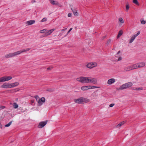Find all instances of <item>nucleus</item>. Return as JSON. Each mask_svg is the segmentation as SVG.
I'll return each instance as SVG.
<instances>
[{
  "label": "nucleus",
  "mask_w": 146,
  "mask_h": 146,
  "mask_svg": "<svg viewBox=\"0 0 146 146\" xmlns=\"http://www.w3.org/2000/svg\"><path fill=\"white\" fill-rule=\"evenodd\" d=\"M133 83L131 82H128L123 84L119 87L117 88L118 90H125L129 88L130 87L132 86Z\"/></svg>",
  "instance_id": "1"
},
{
  "label": "nucleus",
  "mask_w": 146,
  "mask_h": 146,
  "mask_svg": "<svg viewBox=\"0 0 146 146\" xmlns=\"http://www.w3.org/2000/svg\"><path fill=\"white\" fill-rule=\"evenodd\" d=\"M86 80V83L91 82L94 84H96L97 83V80L95 78L87 77Z\"/></svg>",
  "instance_id": "2"
},
{
  "label": "nucleus",
  "mask_w": 146,
  "mask_h": 146,
  "mask_svg": "<svg viewBox=\"0 0 146 146\" xmlns=\"http://www.w3.org/2000/svg\"><path fill=\"white\" fill-rule=\"evenodd\" d=\"M31 49L30 48H27L26 49H23L21 50H19L15 52H13L14 56L17 55H19L22 53L26 52L28 51Z\"/></svg>",
  "instance_id": "3"
},
{
  "label": "nucleus",
  "mask_w": 146,
  "mask_h": 146,
  "mask_svg": "<svg viewBox=\"0 0 146 146\" xmlns=\"http://www.w3.org/2000/svg\"><path fill=\"white\" fill-rule=\"evenodd\" d=\"M45 98L44 97H42L37 101L38 106H40L45 102Z\"/></svg>",
  "instance_id": "4"
},
{
  "label": "nucleus",
  "mask_w": 146,
  "mask_h": 146,
  "mask_svg": "<svg viewBox=\"0 0 146 146\" xmlns=\"http://www.w3.org/2000/svg\"><path fill=\"white\" fill-rule=\"evenodd\" d=\"M87 77H81L78 78H76L77 81L80 82L81 83H86Z\"/></svg>",
  "instance_id": "5"
},
{
  "label": "nucleus",
  "mask_w": 146,
  "mask_h": 146,
  "mask_svg": "<svg viewBox=\"0 0 146 146\" xmlns=\"http://www.w3.org/2000/svg\"><path fill=\"white\" fill-rule=\"evenodd\" d=\"M2 79L3 82H5L11 80L12 78V77L11 76H3L1 78Z\"/></svg>",
  "instance_id": "6"
},
{
  "label": "nucleus",
  "mask_w": 146,
  "mask_h": 146,
  "mask_svg": "<svg viewBox=\"0 0 146 146\" xmlns=\"http://www.w3.org/2000/svg\"><path fill=\"white\" fill-rule=\"evenodd\" d=\"M81 98L82 104L88 103L90 102V100L87 98L82 97H81Z\"/></svg>",
  "instance_id": "7"
},
{
  "label": "nucleus",
  "mask_w": 146,
  "mask_h": 146,
  "mask_svg": "<svg viewBox=\"0 0 146 146\" xmlns=\"http://www.w3.org/2000/svg\"><path fill=\"white\" fill-rule=\"evenodd\" d=\"M140 31H138L137 33L136 34L134 35V36L131 37L129 40V43H131L134 40L135 38L140 34Z\"/></svg>",
  "instance_id": "8"
},
{
  "label": "nucleus",
  "mask_w": 146,
  "mask_h": 146,
  "mask_svg": "<svg viewBox=\"0 0 146 146\" xmlns=\"http://www.w3.org/2000/svg\"><path fill=\"white\" fill-rule=\"evenodd\" d=\"M47 122V121L40 122L38 125V127L40 128H42L46 124Z\"/></svg>",
  "instance_id": "9"
},
{
  "label": "nucleus",
  "mask_w": 146,
  "mask_h": 146,
  "mask_svg": "<svg viewBox=\"0 0 146 146\" xmlns=\"http://www.w3.org/2000/svg\"><path fill=\"white\" fill-rule=\"evenodd\" d=\"M1 87L3 88H11V84L8 83H4L1 86Z\"/></svg>",
  "instance_id": "10"
},
{
  "label": "nucleus",
  "mask_w": 146,
  "mask_h": 146,
  "mask_svg": "<svg viewBox=\"0 0 146 146\" xmlns=\"http://www.w3.org/2000/svg\"><path fill=\"white\" fill-rule=\"evenodd\" d=\"M54 29H52L49 31H48L45 34V36H47L50 35L54 30Z\"/></svg>",
  "instance_id": "11"
},
{
  "label": "nucleus",
  "mask_w": 146,
  "mask_h": 146,
  "mask_svg": "<svg viewBox=\"0 0 146 146\" xmlns=\"http://www.w3.org/2000/svg\"><path fill=\"white\" fill-rule=\"evenodd\" d=\"M115 82V79L114 78H111L109 79L107 82V84L109 85Z\"/></svg>",
  "instance_id": "12"
},
{
  "label": "nucleus",
  "mask_w": 146,
  "mask_h": 146,
  "mask_svg": "<svg viewBox=\"0 0 146 146\" xmlns=\"http://www.w3.org/2000/svg\"><path fill=\"white\" fill-rule=\"evenodd\" d=\"M14 56L13 52L9 53L5 56V57L7 58H9Z\"/></svg>",
  "instance_id": "13"
},
{
  "label": "nucleus",
  "mask_w": 146,
  "mask_h": 146,
  "mask_svg": "<svg viewBox=\"0 0 146 146\" xmlns=\"http://www.w3.org/2000/svg\"><path fill=\"white\" fill-rule=\"evenodd\" d=\"M131 66H129L124 68V70L125 71H128L132 70Z\"/></svg>",
  "instance_id": "14"
},
{
  "label": "nucleus",
  "mask_w": 146,
  "mask_h": 146,
  "mask_svg": "<svg viewBox=\"0 0 146 146\" xmlns=\"http://www.w3.org/2000/svg\"><path fill=\"white\" fill-rule=\"evenodd\" d=\"M35 23V21L34 20H31L27 21L26 24H27L28 25H31Z\"/></svg>",
  "instance_id": "15"
},
{
  "label": "nucleus",
  "mask_w": 146,
  "mask_h": 146,
  "mask_svg": "<svg viewBox=\"0 0 146 146\" xmlns=\"http://www.w3.org/2000/svg\"><path fill=\"white\" fill-rule=\"evenodd\" d=\"M138 66V65L137 63L134 64L133 65H131L132 70L139 68Z\"/></svg>",
  "instance_id": "16"
},
{
  "label": "nucleus",
  "mask_w": 146,
  "mask_h": 146,
  "mask_svg": "<svg viewBox=\"0 0 146 146\" xmlns=\"http://www.w3.org/2000/svg\"><path fill=\"white\" fill-rule=\"evenodd\" d=\"M11 88L17 86L19 85V83L18 82H16L13 83L11 84Z\"/></svg>",
  "instance_id": "17"
},
{
  "label": "nucleus",
  "mask_w": 146,
  "mask_h": 146,
  "mask_svg": "<svg viewBox=\"0 0 146 146\" xmlns=\"http://www.w3.org/2000/svg\"><path fill=\"white\" fill-rule=\"evenodd\" d=\"M137 63L138 65V67H139V68L143 67L145 65V63L144 62L138 63Z\"/></svg>",
  "instance_id": "18"
},
{
  "label": "nucleus",
  "mask_w": 146,
  "mask_h": 146,
  "mask_svg": "<svg viewBox=\"0 0 146 146\" xmlns=\"http://www.w3.org/2000/svg\"><path fill=\"white\" fill-rule=\"evenodd\" d=\"M74 102L78 104H81V97L80 98H79L77 99H74Z\"/></svg>",
  "instance_id": "19"
},
{
  "label": "nucleus",
  "mask_w": 146,
  "mask_h": 146,
  "mask_svg": "<svg viewBox=\"0 0 146 146\" xmlns=\"http://www.w3.org/2000/svg\"><path fill=\"white\" fill-rule=\"evenodd\" d=\"M123 32L122 31V30L120 31L118 33L117 36V38H119L123 34Z\"/></svg>",
  "instance_id": "20"
},
{
  "label": "nucleus",
  "mask_w": 146,
  "mask_h": 146,
  "mask_svg": "<svg viewBox=\"0 0 146 146\" xmlns=\"http://www.w3.org/2000/svg\"><path fill=\"white\" fill-rule=\"evenodd\" d=\"M131 88L132 90H142L143 89V88H142L141 87H140V88H138L133 87V88Z\"/></svg>",
  "instance_id": "21"
},
{
  "label": "nucleus",
  "mask_w": 146,
  "mask_h": 146,
  "mask_svg": "<svg viewBox=\"0 0 146 146\" xmlns=\"http://www.w3.org/2000/svg\"><path fill=\"white\" fill-rule=\"evenodd\" d=\"M118 21L119 23L121 24H123L124 23L123 19L121 17L119 18Z\"/></svg>",
  "instance_id": "22"
},
{
  "label": "nucleus",
  "mask_w": 146,
  "mask_h": 146,
  "mask_svg": "<svg viewBox=\"0 0 146 146\" xmlns=\"http://www.w3.org/2000/svg\"><path fill=\"white\" fill-rule=\"evenodd\" d=\"M50 3L53 5H57L58 3L57 2L54 1L53 0H50Z\"/></svg>",
  "instance_id": "23"
},
{
  "label": "nucleus",
  "mask_w": 146,
  "mask_h": 146,
  "mask_svg": "<svg viewBox=\"0 0 146 146\" xmlns=\"http://www.w3.org/2000/svg\"><path fill=\"white\" fill-rule=\"evenodd\" d=\"M87 86H83L81 87V89L82 90L84 91L88 90Z\"/></svg>",
  "instance_id": "24"
},
{
  "label": "nucleus",
  "mask_w": 146,
  "mask_h": 146,
  "mask_svg": "<svg viewBox=\"0 0 146 146\" xmlns=\"http://www.w3.org/2000/svg\"><path fill=\"white\" fill-rule=\"evenodd\" d=\"M72 11L73 12L74 14V15H77L78 14L77 11L75 9H71Z\"/></svg>",
  "instance_id": "25"
},
{
  "label": "nucleus",
  "mask_w": 146,
  "mask_h": 146,
  "mask_svg": "<svg viewBox=\"0 0 146 146\" xmlns=\"http://www.w3.org/2000/svg\"><path fill=\"white\" fill-rule=\"evenodd\" d=\"M87 67L90 68H93L91 63H89L86 65Z\"/></svg>",
  "instance_id": "26"
},
{
  "label": "nucleus",
  "mask_w": 146,
  "mask_h": 146,
  "mask_svg": "<svg viewBox=\"0 0 146 146\" xmlns=\"http://www.w3.org/2000/svg\"><path fill=\"white\" fill-rule=\"evenodd\" d=\"M47 31V30L46 29H44L42 30H41L40 31V33H46Z\"/></svg>",
  "instance_id": "27"
},
{
  "label": "nucleus",
  "mask_w": 146,
  "mask_h": 146,
  "mask_svg": "<svg viewBox=\"0 0 146 146\" xmlns=\"http://www.w3.org/2000/svg\"><path fill=\"white\" fill-rule=\"evenodd\" d=\"M13 106L14 108L16 109L18 107V105L16 103H14L13 104Z\"/></svg>",
  "instance_id": "28"
},
{
  "label": "nucleus",
  "mask_w": 146,
  "mask_h": 146,
  "mask_svg": "<svg viewBox=\"0 0 146 146\" xmlns=\"http://www.w3.org/2000/svg\"><path fill=\"white\" fill-rule=\"evenodd\" d=\"M133 3L137 5H139V3L138 2L137 0H133Z\"/></svg>",
  "instance_id": "29"
},
{
  "label": "nucleus",
  "mask_w": 146,
  "mask_h": 146,
  "mask_svg": "<svg viewBox=\"0 0 146 146\" xmlns=\"http://www.w3.org/2000/svg\"><path fill=\"white\" fill-rule=\"evenodd\" d=\"M92 66V67H95L97 66V64L95 62H91Z\"/></svg>",
  "instance_id": "30"
},
{
  "label": "nucleus",
  "mask_w": 146,
  "mask_h": 146,
  "mask_svg": "<svg viewBox=\"0 0 146 146\" xmlns=\"http://www.w3.org/2000/svg\"><path fill=\"white\" fill-rule=\"evenodd\" d=\"M124 121H122V122H121L119 124H118L117 125V127H120L122 125L124 124Z\"/></svg>",
  "instance_id": "31"
},
{
  "label": "nucleus",
  "mask_w": 146,
  "mask_h": 146,
  "mask_svg": "<svg viewBox=\"0 0 146 146\" xmlns=\"http://www.w3.org/2000/svg\"><path fill=\"white\" fill-rule=\"evenodd\" d=\"M129 8V6L128 4H127L126 5V11H128Z\"/></svg>",
  "instance_id": "32"
},
{
  "label": "nucleus",
  "mask_w": 146,
  "mask_h": 146,
  "mask_svg": "<svg viewBox=\"0 0 146 146\" xmlns=\"http://www.w3.org/2000/svg\"><path fill=\"white\" fill-rule=\"evenodd\" d=\"M46 91L49 92H53L54 90L53 89L51 88H48L47 89Z\"/></svg>",
  "instance_id": "33"
},
{
  "label": "nucleus",
  "mask_w": 146,
  "mask_h": 146,
  "mask_svg": "<svg viewBox=\"0 0 146 146\" xmlns=\"http://www.w3.org/2000/svg\"><path fill=\"white\" fill-rule=\"evenodd\" d=\"M12 122V121H10L8 124L6 125H5V127H9L11 124Z\"/></svg>",
  "instance_id": "34"
},
{
  "label": "nucleus",
  "mask_w": 146,
  "mask_h": 146,
  "mask_svg": "<svg viewBox=\"0 0 146 146\" xmlns=\"http://www.w3.org/2000/svg\"><path fill=\"white\" fill-rule=\"evenodd\" d=\"M47 21V18H44L42 19L41 21L42 22H43L44 21Z\"/></svg>",
  "instance_id": "35"
},
{
  "label": "nucleus",
  "mask_w": 146,
  "mask_h": 146,
  "mask_svg": "<svg viewBox=\"0 0 146 146\" xmlns=\"http://www.w3.org/2000/svg\"><path fill=\"white\" fill-rule=\"evenodd\" d=\"M111 40L110 39H109L107 42V44L108 45H109L111 43Z\"/></svg>",
  "instance_id": "36"
},
{
  "label": "nucleus",
  "mask_w": 146,
  "mask_h": 146,
  "mask_svg": "<svg viewBox=\"0 0 146 146\" xmlns=\"http://www.w3.org/2000/svg\"><path fill=\"white\" fill-rule=\"evenodd\" d=\"M141 22L142 24H145V21L144 20L141 21Z\"/></svg>",
  "instance_id": "37"
},
{
  "label": "nucleus",
  "mask_w": 146,
  "mask_h": 146,
  "mask_svg": "<svg viewBox=\"0 0 146 146\" xmlns=\"http://www.w3.org/2000/svg\"><path fill=\"white\" fill-rule=\"evenodd\" d=\"M122 59V58L121 56H119L117 60V61H119L121 60Z\"/></svg>",
  "instance_id": "38"
},
{
  "label": "nucleus",
  "mask_w": 146,
  "mask_h": 146,
  "mask_svg": "<svg viewBox=\"0 0 146 146\" xmlns=\"http://www.w3.org/2000/svg\"><path fill=\"white\" fill-rule=\"evenodd\" d=\"M87 88H88V90L90 89H92V86H87Z\"/></svg>",
  "instance_id": "39"
},
{
  "label": "nucleus",
  "mask_w": 146,
  "mask_h": 146,
  "mask_svg": "<svg viewBox=\"0 0 146 146\" xmlns=\"http://www.w3.org/2000/svg\"><path fill=\"white\" fill-rule=\"evenodd\" d=\"M5 108V107L3 106H0V110L3 109Z\"/></svg>",
  "instance_id": "40"
},
{
  "label": "nucleus",
  "mask_w": 146,
  "mask_h": 146,
  "mask_svg": "<svg viewBox=\"0 0 146 146\" xmlns=\"http://www.w3.org/2000/svg\"><path fill=\"white\" fill-rule=\"evenodd\" d=\"M72 28H70L69 30L68 31L67 33V35L72 30Z\"/></svg>",
  "instance_id": "41"
},
{
  "label": "nucleus",
  "mask_w": 146,
  "mask_h": 146,
  "mask_svg": "<svg viewBox=\"0 0 146 146\" xmlns=\"http://www.w3.org/2000/svg\"><path fill=\"white\" fill-rule=\"evenodd\" d=\"M114 104H111L109 106L110 107H112L114 105Z\"/></svg>",
  "instance_id": "42"
},
{
  "label": "nucleus",
  "mask_w": 146,
  "mask_h": 146,
  "mask_svg": "<svg viewBox=\"0 0 146 146\" xmlns=\"http://www.w3.org/2000/svg\"><path fill=\"white\" fill-rule=\"evenodd\" d=\"M68 16L69 17H70L72 16V14L71 13H69L68 14Z\"/></svg>",
  "instance_id": "43"
},
{
  "label": "nucleus",
  "mask_w": 146,
  "mask_h": 146,
  "mask_svg": "<svg viewBox=\"0 0 146 146\" xmlns=\"http://www.w3.org/2000/svg\"><path fill=\"white\" fill-rule=\"evenodd\" d=\"M98 87L96 86H92V89H94L95 88H98Z\"/></svg>",
  "instance_id": "44"
},
{
  "label": "nucleus",
  "mask_w": 146,
  "mask_h": 146,
  "mask_svg": "<svg viewBox=\"0 0 146 146\" xmlns=\"http://www.w3.org/2000/svg\"><path fill=\"white\" fill-rule=\"evenodd\" d=\"M52 67H49L47 69V70H50L52 69Z\"/></svg>",
  "instance_id": "45"
},
{
  "label": "nucleus",
  "mask_w": 146,
  "mask_h": 146,
  "mask_svg": "<svg viewBox=\"0 0 146 146\" xmlns=\"http://www.w3.org/2000/svg\"><path fill=\"white\" fill-rule=\"evenodd\" d=\"M35 0H32V1H31V3H35Z\"/></svg>",
  "instance_id": "46"
},
{
  "label": "nucleus",
  "mask_w": 146,
  "mask_h": 146,
  "mask_svg": "<svg viewBox=\"0 0 146 146\" xmlns=\"http://www.w3.org/2000/svg\"><path fill=\"white\" fill-rule=\"evenodd\" d=\"M2 80V79L1 78H0V82H3V81Z\"/></svg>",
  "instance_id": "47"
},
{
  "label": "nucleus",
  "mask_w": 146,
  "mask_h": 146,
  "mask_svg": "<svg viewBox=\"0 0 146 146\" xmlns=\"http://www.w3.org/2000/svg\"><path fill=\"white\" fill-rule=\"evenodd\" d=\"M66 29H67V28H65V29H62V31H65V30Z\"/></svg>",
  "instance_id": "48"
},
{
  "label": "nucleus",
  "mask_w": 146,
  "mask_h": 146,
  "mask_svg": "<svg viewBox=\"0 0 146 146\" xmlns=\"http://www.w3.org/2000/svg\"><path fill=\"white\" fill-rule=\"evenodd\" d=\"M106 37V36H104L103 38H102V39H104V38H105Z\"/></svg>",
  "instance_id": "49"
},
{
  "label": "nucleus",
  "mask_w": 146,
  "mask_h": 146,
  "mask_svg": "<svg viewBox=\"0 0 146 146\" xmlns=\"http://www.w3.org/2000/svg\"><path fill=\"white\" fill-rule=\"evenodd\" d=\"M120 53V51H119L117 53V54H119Z\"/></svg>",
  "instance_id": "50"
},
{
  "label": "nucleus",
  "mask_w": 146,
  "mask_h": 146,
  "mask_svg": "<svg viewBox=\"0 0 146 146\" xmlns=\"http://www.w3.org/2000/svg\"><path fill=\"white\" fill-rule=\"evenodd\" d=\"M2 125L0 124V128H2Z\"/></svg>",
  "instance_id": "51"
},
{
  "label": "nucleus",
  "mask_w": 146,
  "mask_h": 146,
  "mask_svg": "<svg viewBox=\"0 0 146 146\" xmlns=\"http://www.w3.org/2000/svg\"><path fill=\"white\" fill-rule=\"evenodd\" d=\"M36 97H38V96H36Z\"/></svg>",
  "instance_id": "52"
},
{
  "label": "nucleus",
  "mask_w": 146,
  "mask_h": 146,
  "mask_svg": "<svg viewBox=\"0 0 146 146\" xmlns=\"http://www.w3.org/2000/svg\"><path fill=\"white\" fill-rule=\"evenodd\" d=\"M145 23H146V21H145Z\"/></svg>",
  "instance_id": "53"
}]
</instances>
